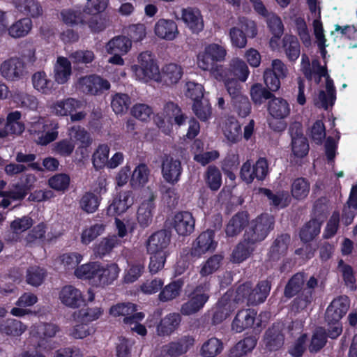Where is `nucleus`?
<instances>
[{
    "instance_id": "nucleus-1",
    "label": "nucleus",
    "mask_w": 357,
    "mask_h": 357,
    "mask_svg": "<svg viewBox=\"0 0 357 357\" xmlns=\"http://www.w3.org/2000/svg\"><path fill=\"white\" fill-rule=\"evenodd\" d=\"M301 66L302 72L308 79L314 80L317 83H319L322 79L324 80L325 90L320 89L314 99L315 105L325 109L333 105L336 100V92L333 81L327 73L326 62L324 61V65L321 66L317 59H313L310 64L308 56L303 54Z\"/></svg>"
},
{
    "instance_id": "nucleus-2",
    "label": "nucleus",
    "mask_w": 357,
    "mask_h": 357,
    "mask_svg": "<svg viewBox=\"0 0 357 357\" xmlns=\"http://www.w3.org/2000/svg\"><path fill=\"white\" fill-rule=\"evenodd\" d=\"M137 64L132 65L131 70L135 77L143 82L154 80L158 82L160 79V71L154 59V56L149 51L140 53L137 56Z\"/></svg>"
},
{
    "instance_id": "nucleus-3",
    "label": "nucleus",
    "mask_w": 357,
    "mask_h": 357,
    "mask_svg": "<svg viewBox=\"0 0 357 357\" xmlns=\"http://www.w3.org/2000/svg\"><path fill=\"white\" fill-rule=\"evenodd\" d=\"M59 123L44 117H38L31 122L29 132L34 141L40 145H47L59 136Z\"/></svg>"
},
{
    "instance_id": "nucleus-4",
    "label": "nucleus",
    "mask_w": 357,
    "mask_h": 357,
    "mask_svg": "<svg viewBox=\"0 0 357 357\" xmlns=\"http://www.w3.org/2000/svg\"><path fill=\"white\" fill-rule=\"evenodd\" d=\"M270 289L269 282L266 280L259 282L255 289H252L250 283L243 284L236 291L235 301L246 303L247 305H257L265 301Z\"/></svg>"
},
{
    "instance_id": "nucleus-5",
    "label": "nucleus",
    "mask_w": 357,
    "mask_h": 357,
    "mask_svg": "<svg viewBox=\"0 0 357 357\" xmlns=\"http://www.w3.org/2000/svg\"><path fill=\"white\" fill-rule=\"evenodd\" d=\"M273 218L268 214H262L249 225L244 238L252 244L263 241L273 229Z\"/></svg>"
},
{
    "instance_id": "nucleus-6",
    "label": "nucleus",
    "mask_w": 357,
    "mask_h": 357,
    "mask_svg": "<svg viewBox=\"0 0 357 357\" xmlns=\"http://www.w3.org/2000/svg\"><path fill=\"white\" fill-rule=\"evenodd\" d=\"M226 48L217 43H210L204 46L197 56V63L203 70H208L213 64L225 60Z\"/></svg>"
},
{
    "instance_id": "nucleus-7",
    "label": "nucleus",
    "mask_w": 357,
    "mask_h": 357,
    "mask_svg": "<svg viewBox=\"0 0 357 357\" xmlns=\"http://www.w3.org/2000/svg\"><path fill=\"white\" fill-rule=\"evenodd\" d=\"M209 291L210 287L208 282L197 286L188 295V301L181 306V313L190 315L199 312L208 301L210 297Z\"/></svg>"
},
{
    "instance_id": "nucleus-8",
    "label": "nucleus",
    "mask_w": 357,
    "mask_h": 357,
    "mask_svg": "<svg viewBox=\"0 0 357 357\" xmlns=\"http://www.w3.org/2000/svg\"><path fill=\"white\" fill-rule=\"evenodd\" d=\"M77 91L91 95H98L110 88L109 82L96 75L80 77L75 82Z\"/></svg>"
},
{
    "instance_id": "nucleus-9",
    "label": "nucleus",
    "mask_w": 357,
    "mask_h": 357,
    "mask_svg": "<svg viewBox=\"0 0 357 357\" xmlns=\"http://www.w3.org/2000/svg\"><path fill=\"white\" fill-rule=\"evenodd\" d=\"M183 172L181 162L174 154H164L161 158V173L163 179L168 183H177Z\"/></svg>"
},
{
    "instance_id": "nucleus-10",
    "label": "nucleus",
    "mask_w": 357,
    "mask_h": 357,
    "mask_svg": "<svg viewBox=\"0 0 357 357\" xmlns=\"http://www.w3.org/2000/svg\"><path fill=\"white\" fill-rule=\"evenodd\" d=\"M153 33L160 40L172 41L178 37L179 31L175 21L170 19L161 18L155 23Z\"/></svg>"
},
{
    "instance_id": "nucleus-11",
    "label": "nucleus",
    "mask_w": 357,
    "mask_h": 357,
    "mask_svg": "<svg viewBox=\"0 0 357 357\" xmlns=\"http://www.w3.org/2000/svg\"><path fill=\"white\" fill-rule=\"evenodd\" d=\"M120 268L114 263L102 264L97 262L96 287L112 284L119 276Z\"/></svg>"
},
{
    "instance_id": "nucleus-12",
    "label": "nucleus",
    "mask_w": 357,
    "mask_h": 357,
    "mask_svg": "<svg viewBox=\"0 0 357 357\" xmlns=\"http://www.w3.org/2000/svg\"><path fill=\"white\" fill-rule=\"evenodd\" d=\"M134 204V199L130 191H123L115 196L109 205L107 213L109 216H119L126 213Z\"/></svg>"
},
{
    "instance_id": "nucleus-13",
    "label": "nucleus",
    "mask_w": 357,
    "mask_h": 357,
    "mask_svg": "<svg viewBox=\"0 0 357 357\" xmlns=\"http://www.w3.org/2000/svg\"><path fill=\"white\" fill-rule=\"evenodd\" d=\"M217 242L214 240V232L212 230H206L202 232L194 241L191 250V254L196 257L215 250Z\"/></svg>"
},
{
    "instance_id": "nucleus-14",
    "label": "nucleus",
    "mask_w": 357,
    "mask_h": 357,
    "mask_svg": "<svg viewBox=\"0 0 357 357\" xmlns=\"http://www.w3.org/2000/svg\"><path fill=\"white\" fill-rule=\"evenodd\" d=\"M82 102L73 98L58 100L50 105V112L56 116H70L72 112L81 108Z\"/></svg>"
},
{
    "instance_id": "nucleus-15",
    "label": "nucleus",
    "mask_w": 357,
    "mask_h": 357,
    "mask_svg": "<svg viewBox=\"0 0 357 357\" xmlns=\"http://www.w3.org/2000/svg\"><path fill=\"white\" fill-rule=\"evenodd\" d=\"M24 72V64L18 58L4 61L0 66L1 75L6 79L14 81L21 78Z\"/></svg>"
},
{
    "instance_id": "nucleus-16",
    "label": "nucleus",
    "mask_w": 357,
    "mask_h": 357,
    "mask_svg": "<svg viewBox=\"0 0 357 357\" xmlns=\"http://www.w3.org/2000/svg\"><path fill=\"white\" fill-rule=\"evenodd\" d=\"M349 307L347 296L337 297L331 302L326 312V318L328 322H337L347 313Z\"/></svg>"
},
{
    "instance_id": "nucleus-17",
    "label": "nucleus",
    "mask_w": 357,
    "mask_h": 357,
    "mask_svg": "<svg viewBox=\"0 0 357 357\" xmlns=\"http://www.w3.org/2000/svg\"><path fill=\"white\" fill-rule=\"evenodd\" d=\"M59 299L64 305L71 307H79L84 298L82 292L73 285L63 287L59 294Z\"/></svg>"
},
{
    "instance_id": "nucleus-18",
    "label": "nucleus",
    "mask_w": 357,
    "mask_h": 357,
    "mask_svg": "<svg viewBox=\"0 0 357 357\" xmlns=\"http://www.w3.org/2000/svg\"><path fill=\"white\" fill-rule=\"evenodd\" d=\"M194 339L190 336H184L176 341L169 342L162 347L164 356L178 357L185 354L194 344Z\"/></svg>"
},
{
    "instance_id": "nucleus-19",
    "label": "nucleus",
    "mask_w": 357,
    "mask_h": 357,
    "mask_svg": "<svg viewBox=\"0 0 357 357\" xmlns=\"http://www.w3.org/2000/svg\"><path fill=\"white\" fill-rule=\"evenodd\" d=\"M233 291H227L218 301L213 314V320L215 324H218L229 316L235 309V298L231 300Z\"/></svg>"
},
{
    "instance_id": "nucleus-20",
    "label": "nucleus",
    "mask_w": 357,
    "mask_h": 357,
    "mask_svg": "<svg viewBox=\"0 0 357 357\" xmlns=\"http://www.w3.org/2000/svg\"><path fill=\"white\" fill-rule=\"evenodd\" d=\"M233 291H227L218 301L213 314V320L215 324H218L229 316L235 309V298L231 300Z\"/></svg>"
},
{
    "instance_id": "nucleus-21",
    "label": "nucleus",
    "mask_w": 357,
    "mask_h": 357,
    "mask_svg": "<svg viewBox=\"0 0 357 357\" xmlns=\"http://www.w3.org/2000/svg\"><path fill=\"white\" fill-rule=\"evenodd\" d=\"M233 291H227L218 301L213 314V320L215 324H218L229 316L235 309V298L231 300Z\"/></svg>"
},
{
    "instance_id": "nucleus-22",
    "label": "nucleus",
    "mask_w": 357,
    "mask_h": 357,
    "mask_svg": "<svg viewBox=\"0 0 357 357\" xmlns=\"http://www.w3.org/2000/svg\"><path fill=\"white\" fill-rule=\"evenodd\" d=\"M172 225L179 235H188L194 230L195 219L190 212H178L173 218Z\"/></svg>"
},
{
    "instance_id": "nucleus-23",
    "label": "nucleus",
    "mask_w": 357,
    "mask_h": 357,
    "mask_svg": "<svg viewBox=\"0 0 357 357\" xmlns=\"http://www.w3.org/2000/svg\"><path fill=\"white\" fill-rule=\"evenodd\" d=\"M170 236L165 231H159L152 234L148 239L146 249L148 253L169 252L168 245Z\"/></svg>"
},
{
    "instance_id": "nucleus-24",
    "label": "nucleus",
    "mask_w": 357,
    "mask_h": 357,
    "mask_svg": "<svg viewBox=\"0 0 357 357\" xmlns=\"http://www.w3.org/2000/svg\"><path fill=\"white\" fill-rule=\"evenodd\" d=\"M182 20L187 27L194 33H198L204 29L203 17L198 9L192 8L183 9Z\"/></svg>"
},
{
    "instance_id": "nucleus-25",
    "label": "nucleus",
    "mask_w": 357,
    "mask_h": 357,
    "mask_svg": "<svg viewBox=\"0 0 357 357\" xmlns=\"http://www.w3.org/2000/svg\"><path fill=\"white\" fill-rule=\"evenodd\" d=\"M54 78L56 83H66L72 75L70 61L66 57L59 56L54 66Z\"/></svg>"
},
{
    "instance_id": "nucleus-26",
    "label": "nucleus",
    "mask_w": 357,
    "mask_h": 357,
    "mask_svg": "<svg viewBox=\"0 0 357 357\" xmlns=\"http://www.w3.org/2000/svg\"><path fill=\"white\" fill-rule=\"evenodd\" d=\"M21 113L18 111L10 112L7 116L6 123L0 129V137L8 134L20 135L24 130V126L20 121Z\"/></svg>"
},
{
    "instance_id": "nucleus-27",
    "label": "nucleus",
    "mask_w": 357,
    "mask_h": 357,
    "mask_svg": "<svg viewBox=\"0 0 357 357\" xmlns=\"http://www.w3.org/2000/svg\"><path fill=\"white\" fill-rule=\"evenodd\" d=\"M183 75V69L181 66L176 63L165 65L160 72V79L158 82H162L166 85H173L179 82Z\"/></svg>"
},
{
    "instance_id": "nucleus-28",
    "label": "nucleus",
    "mask_w": 357,
    "mask_h": 357,
    "mask_svg": "<svg viewBox=\"0 0 357 357\" xmlns=\"http://www.w3.org/2000/svg\"><path fill=\"white\" fill-rule=\"evenodd\" d=\"M16 9L22 14L32 18L38 17L43 14V8L36 0H14Z\"/></svg>"
},
{
    "instance_id": "nucleus-29",
    "label": "nucleus",
    "mask_w": 357,
    "mask_h": 357,
    "mask_svg": "<svg viewBox=\"0 0 357 357\" xmlns=\"http://www.w3.org/2000/svg\"><path fill=\"white\" fill-rule=\"evenodd\" d=\"M154 199V195L151 193L149 198L141 204L137 210V221L142 227H146L151 222L153 211L155 208Z\"/></svg>"
},
{
    "instance_id": "nucleus-30",
    "label": "nucleus",
    "mask_w": 357,
    "mask_h": 357,
    "mask_svg": "<svg viewBox=\"0 0 357 357\" xmlns=\"http://www.w3.org/2000/svg\"><path fill=\"white\" fill-rule=\"evenodd\" d=\"M33 26V23L29 17L21 18L10 26L8 25L7 33L13 38H20L27 36Z\"/></svg>"
},
{
    "instance_id": "nucleus-31",
    "label": "nucleus",
    "mask_w": 357,
    "mask_h": 357,
    "mask_svg": "<svg viewBox=\"0 0 357 357\" xmlns=\"http://www.w3.org/2000/svg\"><path fill=\"white\" fill-rule=\"evenodd\" d=\"M268 110L273 118L282 119L289 115L291 108L286 100L282 98H274L269 101Z\"/></svg>"
},
{
    "instance_id": "nucleus-32",
    "label": "nucleus",
    "mask_w": 357,
    "mask_h": 357,
    "mask_svg": "<svg viewBox=\"0 0 357 357\" xmlns=\"http://www.w3.org/2000/svg\"><path fill=\"white\" fill-rule=\"evenodd\" d=\"M256 313L250 309L239 311L232 323V329L237 333H241L245 328L252 326Z\"/></svg>"
},
{
    "instance_id": "nucleus-33",
    "label": "nucleus",
    "mask_w": 357,
    "mask_h": 357,
    "mask_svg": "<svg viewBox=\"0 0 357 357\" xmlns=\"http://www.w3.org/2000/svg\"><path fill=\"white\" fill-rule=\"evenodd\" d=\"M38 301L36 296L31 293H24L16 302V307L10 310V314L15 317H23L31 313L26 307L33 305Z\"/></svg>"
},
{
    "instance_id": "nucleus-34",
    "label": "nucleus",
    "mask_w": 357,
    "mask_h": 357,
    "mask_svg": "<svg viewBox=\"0 0 357 357\" xmlns=\"http://www.w3.org/2000/svg\"><path fill=\"white\" fill-rule=\"evenodd\" d=\"M132 47V41L124 36H118L111 39L105 45L108 54H127Z\"/></svg>"
},
{
    "instance_id": "nucleus-35",
    "label": "nucleus",
    "mask_w": 357,
    "mask_h": 357,
    "mask_svg": "<svg viewBox=\"0 0 357 357\" xmlns=\"http://www.w3.org/2000/svg\"><path fill=\"white\" fill-rule=\"evenodd\" d=\"M248 215L246 212H241L234 215L226 227V234L228 236H234L241 232L248 222Z\"/></svg>"
},
{
    "instance_id": "nucleus-36",
    "label": "nucleus",
    "mask_w": 357,
    "mask_h": 357,
    "mask_svg": "<svg viewBox=\"0 0 357 357\" xmlns=\"http://www.w3.org/2000/svg\"><path fill=\"white\" fill-rule=\"evenodd\" d=\"M181 321V317L177 313H170L165 317L157 327L160 335H168L174 332Z\"/></svg>"
},
{
    "instance_id": "nucleus-37",
    "label": "nucleus",
    "mask_w": 357,
    "mask_h": 357,
    "mask_svg": "<svg viewBox=\"0 0 357 357\" xmlns=\"http://www.w3.org/2000/svg\"><path fill=\"white\" fill-rule=\"evenodd\" d=\"M33 88L43 94H50L53 89V82L43 71H38L32 75Z\"/></svg>"
},
{
    "instance_id": "nucleus-38",
    "label": "nucleus",
    "mask_w": 357,
    "mask_h": 357,
    "mask_svg": "<svg viewBox=\"0 0 357 357\" xmlns=\"http://www.w3.org/2000/svg\"><path fill=\"white\" fill-rule=\"evenodd\" d=\"M165 116L162 120L161 125H158L159 127L162 128V124L166 123L172 124L174 121L177 125L181 126L185 120V117L182 114L178 107L173 102H168L164 109Z\"/></svg>"
},
{
    "instance_id": "nucleus-39",
    "label": "nucleus",
    "mask_w": 357,
    "mask_h": 357,
    "mask_svg": "<svg viewBox=\"0 0 357 357\" xmlns=\"http://www.w3.org/2000/svg\"><path fill=\"white\" fill-rule=\"evenodd\" d=\"M68 137L75 145L79 144L82 146H87L91 143L89 133L79 126L70 127L68 129Z\"/></svg>"
},
{
    "instance_id": "nucleus-40",
    "label": "nucleus",
    "mask_w": 357,
    "mask_h": 357,
    "mask_svg": "<svg viewBox=\"0 0 357 357\" xmlns=\"http://www.w3.org/2000/svg\"><path fill=\"white\" fill-rule=\"evenodd\" d=\"M282 48L289 61H295L301 53L300 44L297 38L291 35H286L282 40Z\"/></svg>"
},
{
    "instance_id": "nucleus-41",
    "label": "nucleus",
    "mask_w": 357,
    "mask_h": 357,
    "mask_svg": "<svg viewBox=\"0 0 357 357\" xmlns=\"http://www.w3.org/2000/svg\"><path fill=\"white\" fill-rule=\"evenodd\" d=\"M33 224L32 218L29 216L15 218L10 223L12 237L10 238V240L17 241L20 238V235L30 229Z\"/></svg>"
},
{
    "instance_id": "nucleus-42",
    "label": "nucleus",
    "mask_w": 357,
    "mask_h": 357,
    "mask_svg": "<svg viewBox=\"0 0 357 357\" xmlns=\"http://www.w3.org/2000/svg\"><path fill=\"white\" fill-rule=\"evenodd\" d=\"M62 21L68 25L85 24L86 14L79 9H65L61 12Z\"/></svg>"
},
{
    "instance_id": "nucleus-43",
    "label": "nucleus",
    "mask_w": 357,
    "mask_h": 357,
    "mask_svg": "<svg viewBox=\"0 0 357 357\" xmlns=\"http://www.w3.org/2000/svg\"><path fill=\"white\" fill-rule=\"evenodd\" d=\"M121 241L116 235L108 236L101 239L94 246L95 254L99 257H103L109 253L112 249L120 245Z\"/></svg>"
},
{
    "instance_id": "nucleus-44",
    "label": "nucleus",
    "mask_w": 357,
    "mask_h": 357,
    "mask_svg": "<svg viewBox=\"0 0 357 357\" xmlns=\"http://www.w3.org/2000/svg\"><path fill=\"white\" fill-rule=\"evenodd\" d=\"M103 312V309L98 306L87 307L75 313L74 317L77 322L89 324L98 319Z\"/></svg>"
},
{
    "instance_id": "nucleus-45",
    "label": "nucleus",
    "mask_w": 357,
    "mask_h": 357,
    "mask_svg": "<svg viewBox=\"0 0 357 357\" xmlns=\"http://www.w3.org/2000/svg\"><path fill=\"white\" fill-rule=\"evenodd\" d=\"M59 331V327L54 324H40L31 327V335L35 337L45 338L53 337ZM47 342L46 341H44Z\"/></svg>"
},
{
    "instance_id": "nucleus-46",
    "label": "nucleus",
    "mask_w": 357,
    "mask_h": 357,
    "mask_svg": "<svg viewBox=\"0 0 357 357\" xmlns=\"http://www.w3.org/2000/svg\"><path fill=\"white\" fill-rule=\"evenodd\" d=\"M150 170L145 164L138 165L132 172L130 184L133 188L144 186L149 181Z\"/></svg>"
},
{
    "instance_id": "nucleus-47",
    "label": "nucleus",
    "mask_w": 357,
    "mask_h": 357,
    "mask_svg": "<svg viewBox=\"0 0 357 357\" xmlns=\"http://www.w3.org/2000/svg\"><path fill=\"white\" fill-rule=\"evenodd\" d=\"M97 262H91L81 265L75 270V275L82 280H86L95 286Z\"/></svg>"
},
{
    "instance_id": "nucleus-48",
    "label": "nucleus",
    "mask_w": 357,
    "mask_h": 357,
    "mask_svg": "<svg viewBox=\"0 0 357 357\" xmlns=\"http://www.w3.org/2000/svg\"><path fill=\"white\" fill-rule=\"evenodd\" d=\"M260 192L266 195L271 202V204L284 208L289 205L291 202V198L288 192L280 191L276 193H273L270 190L266 188L260 189Z\"/></svg>"
},
{
    "instance_id": "nucleus-49",
    "label": "nucleus",
    "mask_w": 357,
    "mask_h": 357,
    "mask_svg": "<svg viewBox=\"0 0 357 357\" xmlns=\"http://www.w3.org/2000/svg\"><path fill=\"white\" fill-rule=\"evenodd\" d=\"M222 129L225 137L230 143H236L241 138V126L234 119H228Z\"/></svg>"
},
{
    "instance_id": "nucleus-50",
    "label": "nucleus",
    "mask_w": 357,
    "mask_h": 357,
    "mask_svg": "<svg viewBox=\"0 0 357 357\" xmlns=\"http://www.w3.org/2000/svg\"><path fill=\"white\" fill-rule=\"evenodd\" d=\"M257 340L253 337H248L238 342L230 351L229 357H241L251 351L256 346Z\"/></svg>"
},
{
    "instance_id": "nucleus-51",
    "label": "nucleus",
    "mask_w": 357,
    "mask_h": 357,
    "mask_svg": "<svg viewBox=\"0 0 357 357\" xmlns=\"http://www.w3.org/2000/svg\"><path fill=\"white\" fill-rule=\"evenodd\" d=\"M101 198L93 192H86L79 200V206L87 213L96 212L100 203Z\"/></svg>"
},
{
    "instance_id": "nucleus-52",
    "label": "nucleus",
    "mask_w": 357,
    "mask_h": 357,
    "mask_svg": "<svg viewBox=\"0 0 357 357\" xmlns=\"http://www.w3.org/2000/svg\"><path fill=\"white\" fill-rule=\"evenodd\" d=\"M317 280L314 277L308 280L306 287L303 289L301 296L296 299L300 308H304L311 303L313 299L314 289L317 286Z\"/></svg>"
},
{
    "instance_id": "nucleus-53",
    "label": "nucleus",
    "mask_w": 357,
    "mask_h": 357,
    "mask_svg": "<svg viewBox=\"0 0 357 357\" xmlns=\"http://www.w3.org/2000/svg\"><path fill=\"white\" fill-rule=\"evenodd\" d=\"M231 75H233L241 82H245L250 74L247 64L238 58L233 59L229 63Z\"/></svg>"
},
{
    "instance_id": "nucleus-54",
    "label": "nucleus",
    "mask_w": 357,
    "mask_h": 357,
    "mask_svg": "<svg viewBox=\"0 0 357 357\" xmlns=\"http://www.w3.org/2000/svg\"><path fill=\"white\" fill-rule=\"evenodd\" d=\"M105 230V225L102 223H97L83 229L81 234V242L88 245L100 236Z\"/></svg>"
},
{
    "instance_id": "nucleus-55",
    "label": "nucleus",
    "mask_w": 357,
    "mask_h": 357,
    "mask_svg": "<svg viewBox=\"0 0 357 357\" xmlns=\"http://www.w3.org/2000/svg\"><path fill=\"white\" fill-rule=\"evenodd\" d=\"M264 342L270 350H277L283 345L284 337L279 329L273 327L266 332Z\"/></svg>"
},
{
    "instance_id": "nucleus-56",
    "label": "nucleus",
    "mask_w": 357,
    "mask_h": 357,
    "mask_svg": "<svg viewBox=\"0 0 357 357\" xmlns=\"http://www.w3.org/2000/svg\"><path fill=\"white\" fill-rule=\"evenodd\" d=\"M222 349L221 341L213 337L203 344L200 354L204 357H215L222 351Z\"/></svg>"
},
{
    "instance_id": "nucleus-57",
    "label": "nucleus",
    "mask_w": 357,
    "mask_h": 357,
    "mask_svg": "<svg viewBox=\"0 0 357 357\" xmlns=\"http://www.w3.org/2000/svg\"><path fill=\"white\" fill-rule=\"evenodd\" d=\"M26 330V326L16 319H8L1 325L0 331L8 335L19 336Z\"/></svg>"
},
{
    "instance_id": "nucleus-58",
    "label": "nucleus",
    "mask_w": 357,
    "mask_h": 357,
    "mask_svg": "<svg viewBox=\"0 0 357 357\" xmlns=\"http://www.w3.org/2000/svg\"><path fill=\"white\" fill-rule=\"evenodd\" d=\"M223 257L221 255H214L204 262L199 271L202 276L209 275L219 269L222 265Z\"/></svg>"
},
{
    "instance_id": "nucleus-59",
    "label": "nucleus",
    "mask_w": 357,
    "mask_h": 357,
    "mask_svg": "<svg viewBox=\"0 0 357 357\" xmlns=\"http://www.w3.org/2000/svg\"><path fill=\"white\" fill-rule=\"evenodd\" d=\"M70 183V178L66 174H57L52 176L48 180V185L52 189L64 192L66 191Z\"/></svg>"
},
{
    "instance_id": "nucleus-60",
    "label": "nucleus",
    "mask_w": 357,
    "mask_h": 357,
    "mask_svg": "<svg viewBox=\"0 0 357 357\" xmlns=\"http://www.w3.org/2000/svg\"><path fill=\"white\" fill-rule=\"evenodd\" d=\"M326 343V331L322 328H317L314 330L308 349L311 353H317L320 351Z\"/></svg>"
},
{
    "instance_id": "nucleus-61",
    "label": "nucleus",
    "mask_w": 357,
    "mask_h": 357,
    "mask_svg": "<svg viewBox=\"0 0 357 357\" xmlns=\"http://www.w3.org/2000/svg\"><path fill=\"white\" fill-rule=\"evenodd\" d=\"M130 103V98L127 94L116 93L112 99L111 106L116 114H121L127 112Z\"/></svg>"
},
{
    "instance_id": "nucleus-62",
    "label": "nucleus",
    "mask_w": 357,
    "mask_h": 357,
    "mask_svg": "<svg viewBox=\"0 0 357 357\" xmlns=\"http://www.w3.org/2000/svg\"><path fill=\"white\" fill-rule=\"evenodd\" d=\"M13 100L22 107L29 108L34 110L38 108V101L32 95L16 92L12 96Z\"/></svg>"
},
{
    "instance_id": "nucleus-63",
    "label": "nucleus",
    "mask_w": 357,
    "mask_h": 357,
    "mask_svg": "<svg viewBox=\"0 0 357 357\" xmlns=\"http://www.w3.org/2000/svg\"><path fill=\"white\" fill-rule=\"evenodd\" d=\"M253 245L244 238V241L239 243L233 252V261L240 263L246 259L253 251Z\"/></svg>"
},
{
    "instance_id": "nucleus-64",
    "label": "nucleus",
    "mask_w": 357,
    "mask_h": 357,
    "mask_svg": "<svg viewBox=\"0 0 357 357\" xmlns=\"http://www.w3.org/2000/svg\"><path fill=\"white\" fill-rule=\"evenodd\" d=\"M320 224L315 220H310L301 229L300 233L301 238L304 242L312 241L320 232Z\"/></svg>"
}]
</instances>
